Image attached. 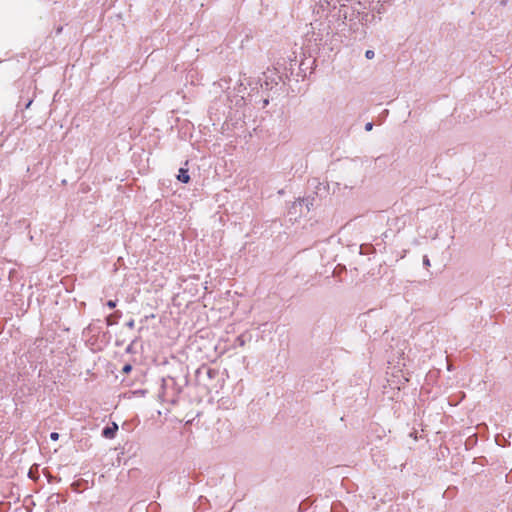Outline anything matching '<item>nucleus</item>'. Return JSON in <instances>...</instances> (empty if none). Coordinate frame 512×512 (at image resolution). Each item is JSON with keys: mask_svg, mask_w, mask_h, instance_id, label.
Segmentation results:
<instances>
[{"mask_svg": "<svg viewBox=\"0 0 512 512\" xmlns=\"http://www.w3.org/2000/svg\"><path fill=\"white\" fill-rule=\"evenodd\" d=\"M347 15L348 12L346 5H333V12L326 17L328 24L327 28L324 29L325 34L329 36L337 33L338 31H342L346 26Z\"/></svg>", "mask_w": 512, "mask_h": 512, "instance_id": "1", "label": "nucleus"}, {"mask_svg": "<svg viewBox=\"0 0 512 512\" xmlns=\"http://www.w3.org/2000/svg\"><path fill=\"white\" fill-rule=\"evenodd\" d=\"M333 5H336L334 0H319L314 7V13L320 18H326L333 12Z\"/></svg>", "mask_w": 512, "mask_h": 512, "instance_id": "2", "label": "nucleus"}, {"mask_svg": "<svg viewBox=\"0 0 512 512\" xmlns=\"http://www.w3.org/2000/svg\"><path fill=\"white\" fill-rule=\"evenodd\" d=\"M118 430V425L113 422L111 426H107L102 430V436L107 439H113L116 435V432Z\"/></svg>", "mask_w": 512, "mask_h": 512, "instance_id": "3", "label": "nucleus"}, {"mask_svg": "<svg viewBox=\"0 0 512 512\" xmlns=\"http://www.w3.org/2000/svg\"><path fill=\"white\" fill-rule=\"evenodd\" d=\"M177 179L182 183H188L190 180V176L188 174V170L185 168H180L179 173L177 175Z\"/></svg>", "mask_w": 512, "mask_h": 512, "instance_id": "4", "label": "nucleus"}, {"mask_svg": "<svg viewBox=\"0 0 512 512\" xmlns=\"http://www.w3.org/2000/svg\"><path fill=\"white\" fill-rule=\"evenodd\" d=\"M305 203V200H297L293 203L292 208L297 209L298 207H302V205Z\"/></svg>", "mask_w": 512, "mask_h": 512, "instance_id": "5", "label": "nucleus"}, {"mask_svg": "<svg viewBox=\"0 0 512 512\" xmlns=\"http://www.w3.org/2000/svg\"><path fill=\"white\" fill-rule=\"evenodd\" d=\"M365 57L371 60L375 57V52L373 50H366Z\"/></svg>", "mask_w": 512, "mask_h": 512, "instance_id": "6", "label": "nucleus"}, {"mask_svg": "<svg viewBox=\"0 0 512 512\" xmlns=\"http://www.w3.org/2000/svg\"><path fill=\"white\" fill-rule=\"evenodd\" d=\"M237 342L239 343V346H244L245 345V339L242 335L238 336L237 337Z\"/></svg>", "mask_w": 512, "mask_h": 512, "instance_id": "7", "label": "nucleus"}, {"mask_svg": "<svg viewBox=\"0 0 512 512\" xmlns=\"http://www.w3.org/2000/svg\"><path fill=\"white\" fill-rule=\"evenodd\" d=\"M423 265L425 267H430V265H431L430 260H429V258L427 256L423 257Z\"/></svg>", "mask_w": 512, "mask_h": 512, "instance_id": "8", "label": "nucleus"}, {"mask_svg": "<svg viewBox=\"0 0 512 512\" xmlns=\"http://www.w3.org/2000/svg\"><path fill=\"white\" fill-rule=\"evenodd\" d=\"M50 439L53 441H57L59 439V434L57 432H52L50 434Z\"/></svg>", "mask_w": 512, "mask_h": 512, "instance_id": "9", "label": "nucleus"}, {"mask_svg": "<svg viewBox=\"0 0 512 512\" xmlns=\"http://www.w3.org/2000/svg\"><path fill=\"white\" fill-rule=\"evenodd\" d=\"M107 306H108L110 309L115 308V307H116V301H114V300H109V301L107 302Z\"/></svg>", "mask_w": 512, "mask_h": 512, "instance_id": "10", "label": "nucleus"}, {"mask_svg": "<svg viewBox=\"0 0 512 512\" xmlns=\"http://www.w3.org/2000/svg\"><path fill=\"white\" fill-rule=\"evenodd\" d=\"M372 128H373V123H371V122L366 123V125H365L366 131H371Z\"/></svg>", "mask_w": 512, "mask_h": 512, "instance_id": "11", "label": "nucleus"}, {"mask_svg": "<svg viewBox=\"0 0 512 512\" xmlns=\"http://www.w3.org/2000/svg\"><path fill=\"white\" fill-rule=\"evenodd\" d=\"M130 370H131V366L130 365H125L123 367V371L126 372V373L129 372Z\"/></svg>", "mask_w": 512, "mask_h": 512, "instance_id": "12", "label": "nucleus"}, {"mask_svg": "<svg viewBox=\"0 0 512 512\" xmlns=\"http://www.w3.org/2000/svg\"><path fill=\"white\" fill-rule=\"evenodd\" d=\"M127 326L129 328H133L134 327V320H130L128 323H127Z\"/></svg>", "mask_w": 512, "mask_h": 512, "instance_id": "13", "label": "nucleus"}]
</instances>
